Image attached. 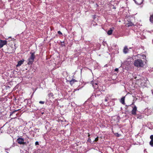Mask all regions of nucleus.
<instances>
[{"instance_id":"nucleus-15","label":"nucleus","mask_w":153,"mask_h":153,"mask_svg":"<svg viewBox=\"0 0 153 153\" xmlns=\"http://www.w3.org/2000/svg\"><path fill=\"white\" fill-rule=\"evenodd\" d=\"M109 96L107 95V96L105 97V102H107L108 101V100H109Z\"/></svg>"},{"instance_id":"nucleus-10","label":"nucleus","mask_w":153,"mask_h":153,"mask_svg":"<svg viewBox=\"0 0 153 153\" xmlns=\"http://www.w3.org/2000/svg\"><path fill=\"white\" fill-rule=\"evenodd\" d=\"M127 24V25L128 27L132 26L133 25V24L132 23L129 21H128V22Z\"/></svg>"},{"instance_id":"nucleus-20","label":"nucleus","mask_w":153,"mask_h":153,"mask_svg":"<svg viewBox=\"0 0 153 153\" xmlns=\"http://www.w3.org/2000/svg\"><path fill=\"white\" fill-rule=\"evenodd\" d=\"M58 34H60V35H62V33L60 31H58Z\"/></svg>"},{"instance_id":"nucleus-3","label":"nucleus","mask_w":153,"mask_h":153,"mask_svg":"<svg viewBox=\"0 0 153 153\" xmlns=\"http://www.w3.org/2000/svg\"><path fill=\"white\" fill-rule=\"evenodd\" d=\"M24 139L21 137L17 139V142L18 143L20 144H25V143L24 142Z\"/></svg>"},{"instance_id":"nucleus-21","label":"nucleus","mask_w":153,"mask_h":153,"mask_svg":"<svg viewBox=\"0 0 153 153\" xmlns=\"http://www.w3.org/2000/svg\"><path fill=\"white\" fill-rule=\"evenodd\" d=\"M39 103L41 104H44V101H40L39 102Z\"/></svg>"},{"instance_id":"nucleus-14","label":"nucleus","mask_w":153,"mask_h":153,"mask_svg":"<svg viewBox=\"0 0 153 153\" xmlns=\"http://www.w3.org/2000/svg\"><path fill=\"white\" fill-rule=\"evenodd\" d=\"M150 20L151 22L153 23V15L150 16Z\"/></svg>"},{"instance_id":"nucleus-12","label":"nucleus","mask_w":153,"mask_h":153,"mask_svg":"<svg viewBox=\"0 0 153 153\" xmlns=\"http://www.w3.org/2000/svg\"><path fill=\"white\" fill-rule=\"evenodd\" d=\"M120 102H121V103L122 104H125V98H124V97H122L121 98V99Z\"/></svg>"},{"instance_id":"nucleus-7","label":"nucleus","mask_w":153,"mask_h":153,"mask_svg":"<svg viewBox=\"0 0 153 153\" xmlns=\"http://www.w3.org/2000/svg\"><path fill=\"white\" fill-rule=\"evenodd\" d=\"M128 48H127V46H125L124 47L123 50V53H124L126 54L128 52Z\"/></svg>"},{"instance_id":"nucleus-13","label":"nucleus","mask_w":153,"mask_h":153,"mask_svg":"<svg viewBox=\"0 0 153 153\" xmlns=\"http://www.w3.org/2000/svg\"><path fill=\"white\" fill-rule=\"evenodd\" d=\"M91 83L93 85V87H94V88H97V86H96L95 85H97V84L96 83H94L93 82H91Z\"/></svg>"},{"instance_id":"nucleus-11","label":"nucleus","mask_w":153,"mask_h":153,"mask_svg":"<svg viewBox=\"0 0 153 153\" xmlns=\"http://www.w3.org/2000/svg\"><path fill=\"white\" fill-rule=\"evenodd\" d=\"M113 32V30L111 29L109 30L107 32V33L109 35H111L112 34Z\"/></svg>"},{"instance_id":"nucleus-27","label":"nucleus","mask_w":153,"mask_h":153,"mask_svg":"<svg viewBox=\"0 0 153 153\" xmlns=\"http://www.w3.org/2000/svg\"><path fill=\"white\" fill-rule=\"evenodd\" d=\"M90 135L89 134H88V136L89 137L90 136Z\"/></svg>"},{"instance_id":"nucleus-6","label":"nucleus","mask_w":153,"mask_h":153,"mask_svg":"<svg viewBox=\"0 0 153 153\" xmlns=\"http://www.w3.org/2000/svg\"><path fill=\"white\" fill-rule=\"evenodd\" d=\"M135 3L137 4H141L143 2V0H134Z\"/></svg>"},{"instance_id":"nucleus-18","label":"nucleus","mask_w":153,"mask_h":153,"mask_svg":"<svg viewBox=\"0 0 153 153\" xmlns=\"http://www.w3.org/2000/svg\"><path fill=\"white\" fill-rule=\"evenodd\" d=\"M98 140V137H96V138L95 139V140H94V141H95V142H97V141Z\"/></svg>"},{"instance_id":"nucleus-17","label":"nucleus","mask_w":153,"mask_h":153,"mask_svg":"<svg viewBox=\"0 0 153 153\" xmlns=\"http://www.w3.org/2000/svg\"><path fill=\"white\" fill-rule=\"evenodd\" d=\"M48 95L50 97H52L53 95V94L52 93H49Z\"/></svg>"},{"instance_id":"nucleus-9","label":"nucleus","mask_w":153,"mask_h":153,"mask_svg":"<svg viewBox=\"0 0 153 153\" xmlns=\"http://www.w3.org/2000/svg\"><path fill=\"white\" fill-rule=\"evenodd\" d=\"M77 81L75 79H72V80L70 81V84H71V85H72L75 82H76Z\"/></svg>"},{"instance_id":"nucleus-22","label":"nucleus","mask_w":153,"mask_h":153,"mask_svg":"<svg viewBox=\"0 0 153 153\" xmlns=\"http://www.w3.org/2000/svg\"><path fill=\"white\" fill-rule=\"evenodd\" d=\"M35 145H38L39 144V142H37V141L36 142H35Z\"/></svg>"},{"instance_id":"nucleus-19","label":"nucleus","mask_w":153,"mask_h":153,"mask_svg":"<svg viewBox=\"0 0 153 153\" xmlns=\"http://www.w3.org/2000/svg\"><path fill=\"white\" fill-rule=\"evenodd\" d=\"M150 138L151 139V140H153V135H151L150 136Z\"/></svg>"},{"instance_id":"nucleus-1","label":"nucleus","mask_w":153,"mask_h":153,"mask_svg":"<svg viewBox=\"0 0 153 153\" xmlns=\"http://www.w3.org/2000/svg\"><path fill=\"white\" fill-rule=\"evenodd\" d=\"M134 65L137 67H143L144 66V63L142 60L139 59L135 60L134 62Z\"/></svg>"},{"instance_id":"nucleus-2","label":"nucleus","mask_w":153,"mask_h":153,"mask_svg":"<svg viewBox=\"0 0 153 153\" xmlns=\"http://www.w3.org/2000/svg\"><path fill=\"white\" fill-rule=\"evenodd\" d=\"M31 56L28 59V64L29 65H31L33 63L35 57V54L33 53H31Z\"/></svg>"},{"instance_id":"nucleus-5","label":"nucleus","mask_w":153,"mask_h":153,"mask_svg":"<svg viewBox=\"0 0 153 153\" xmlns=\"http://www.w3.org/2000/svg\"><path fill=\"white\" fill-rule=\"evenodd\" d=\"M7 42L5 40H0V48H2L4 45L7 44Z\"/></svg>"},{"instance_id":"nucleus-8","label":"nucleus","mask_w":153,"mask_h":153,"mask_svg":"<svg viewBox=\"0 0 153 153\" xmlns=\"http://www.w3.org/2000/svg\"><path fill=\"white\" fill-rule=\"evenodd\" d=\"M24 62V60H20L18 62L17 65V66H20L22 64H23V63Z\"/></svg>"},{"instance_id":"nucleus-25","label":"nucleus","mask_w":153,"mask_h":153,"mask_svg":"<svg viewBox=\"0 0 153 153\" xmlns=\"http://www.w3.org/2000/svg\"><path fill=\"white\" fill-rule=\"evenodd\" d=\"M18 111V110H16V111H13V112H15V111Z\"/></svg>"},{"instance_id":"nucleus-26","label":"nucleus","mask_w":153,"mask_h":153,"mask_svg":"<svg viewBox=\"0 0 153 153\" xmlns=\"http://www.w3.org/2000/svg\"><path fill=\"white\" fill-rule=\"evenodd\" d=\"M39 129H36V130H38V131H39Z\"/></svg>"},{"instance_id":"nucleus-23","label":"nucleus","mask_w":153,"mask_h":153,"mask_svg":"<svg viewBox=\"0 0 153 153\" xmlns=\"http://www.w3.org/2000/svg\"><path fill=\"white\" fill-rule=\"evenodd\" d=\"M88 141L89 142L91 143V139L90 138H89L88 140Z\"/></svg>"},{"instance_id":"nucleus-24","label":"nucleus","mask_w":153,"mask_h":153,"mask_svg":"<svg viewBox=\"0 0 153 153\" xmlns=\"http://www.w3.org/2000/svg\"><path fill=\"white\" fill-rule=\"evenodd\" d=\"M118 71V69L117 68H116L115 69V71Z\"/></svg>"},{"instance_id":"nucleus-4","label":"nucleus","mask_w":153,"mask_h":153,"mask_svg":"<svg viewBox=\"0 0 153 153\" xmlns=\"http://www.w3.org/2000/svg\"><path fill=\"white\" fill-rule=\"evenodd\" d=\"M137 110V107L135 105H134L133 108V109L131 111V114L134 115H136V111Z\"/></svg>"},{"instance_id":"nucleus-16","label":"nucleus","mask_w":153,"mask_h":153,"mask_svg":"<svg viewBox=\"0 0 153 153\" xmlns=\"http://www.w3.org/2000/svg\"><path fill=\"white\" fill-rule=\"evenodd\" d=\"M149 144L152 146H153V140H151L149 142Z\"/></svg>"}]
</instances>
